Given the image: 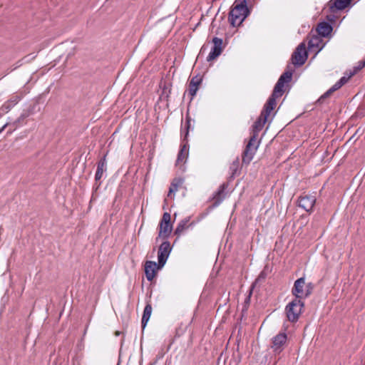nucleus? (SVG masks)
Masks as SVG:
<instances>
[{"label": "nucleus", "instance_id": "obj_17", "mask_svg": "<svg viewBox=\"0 0 365 365\" xmlns=\"http://www.w3.org/2000/svg\"><path fill=\"white\" fill-rule=\"evenodd\" d=\"M106 170V159L104 155L98 163L97 170L95 175V180L98 181L101 179L103 172Z\"/></svg>", "mask_w": 365, "mask_h": 365}, {"label": "nucleus", "instance_id": "obj_9", "mask_svg": "<svg viewBox=\"0 0 365 365\" xmlns=\"http://www.w3.org/2000/svg\"><path fill=\"white\" fill-rule=\"evenodd\" d=\"M351 73L348 76H343L337 81L331 88H330L326 93H324L317 101L319 103H323L324 101L331 96V95L338 89H339L343 85H344L348 80L352 76Z\"/></svg>", "mask_w": 365, "mask_h": 365}, {"label": "nucleus", "instance_id": "obj_15", "mask_svg": "<svg viewBox=\"0 0 365 365\" xmlns=\"http://www.w3.org/2000/svg\"><path fill=\"white\" fill-rule=\"evenodd\" d=\"M279 98L278 96H274V93L271 95L269 98L267 102L264 106V108L262 113L266 114L267 115H269L271 112L274 110L276 106V99Z\"/></svg>", "mask_w": 365, "mask_h": 365}, {"label": "nucleus", "instance_id": "obj_28", "mask_svg": "<svg viewBox=\"0 0 365 365\" xmlns=\"http://www.w3.org/2000/svg\"><path fill=\"white\" fill-rule=\"evenodd\" d=\"M305 289H306V295H308V297L312 293V291L314 288V285L309 282L308 284H305Z\"/></svg>", "mask_w": 365, "mask_h": 365}, {"label": "nucleus", "instance_id": "obj_13", "mask_svg": "<svg viewBox=\"0 0 365 365\" xmlns=\"http://www.w3.org/2000/svg\"><path fill=\"white\" fill-rule=\"evenodd\" d=\"M268 117L269 115H267L266 114L261 113L259 117L252 125V136H255L256 138H257L259 132L263 128L264 124L267 121Z\"/></svg>", "mask_w": 365, "mask_h": 365}, {"label": "nucleus", "instance_id": "obj_20", "mask_svg": "<svg viewBox=\"0 0 365 365\" xmlns=\"http://www.w3.org/2000/svg\"><path fill=\"white\" fill-rule=\"evenodd\" d=\"M182 183H183V180L181 178L173 179V180L172 181V182L170 184V188H169L168 197H171L172 194H174L175 192H176L178 190V187L180 186H181L182 185Z\"/></svg>", "mask_w": 365, "mask_h": 365}, {"label": "nucleus", "instance_id": "obj_10", "mask_svg": "<svg viewBox=\"0 0 365 365\" xmlns=\"http://www.w3.org/2000/svg\"><path fill=\"white\" fill-rule=\"evenodd\" d=\"M214 46L209 53L208 56L207 57V61H212L215 60L216 58H217L221 53L222 52L223 48H222V39L218 37H214L212 40Z\"/></svg>", "mask_w": 365, "mask_h": 365}, {"label": "nucleus", "instance_id": "obj_32", "mask_svg": "<svg viewBox=\"0 0 365 365\" xmlns=\"http://www.w3.org/2000/svg\"><path fill=\"white\" fill-rule=\"evenodd\" d=\"M250 296H248L245 300V308L242 309L243 312L247 309V306L250 304Z\"/></svg>", "mask_w": 365, "mask_h": 365}, {"label": "nucleus", "instance_id": "obj_1", "mask_svg": "<svg viewBox=\"0 0 365 365\" xmlns=\"http://www.w3.org/2000/svg\"><path fill=\"white\" fill-rule=\"evenodd\" d=\"M249 14L246 0H235L229 14V21L232 26H239Z\"/></svg>", "mask_w": 365, "mask_h": 365}, {"label": "nucleus", "instance_id": "obj_23", "mask_svg": "<svg viewBox=\"0 0 365 365\" xmlns=\"http://www.w3.org/2000/svg\"><path fill=\"white\" fill-rule=\"evenodd\" d=\"M284 82L279 79L278 81L277 82V83L274 88L273 92H272V93H274V96H278L281 97L284 93Z\"/></svg>", "mask_w": 365, "mask_h": 365}, {"label": "nucleus", "instance_id": "obj_5", "mask_svg": "<svg viewBox=\"0 0 365 365\" xmlns=\"http://www.w3.org/2000/svg\"><path fill=\"white\" fill-rule=\"evenodd\" d=\"M171 231L172 225H170V215L168 212H165L159 225L158 236L160 237L165 238L170 235Z\"/></svg>", "mask_w": 365, "mask_h": 365}, {"label": "nucleus", "instance_id": "obj_2", "mask_svg": "<svg viewBox=\"0 0 365 365\" xmlns=\"http://www.w3.org/2000/svg\"><path fill=\"white\" fill-rule=\"evenodd\" d=\"M304 305L301 299H294L286 306L285 312L289 322L294 323L298 321Z\"/></svg>", "mask_w": 365, "mask_h": 365}, {"label": "nucleus", "instance_id": "obj_30", "mask_svg": "<svg viewBox=\"0 0 365 365\" xmlns=\"http://www.w3.org/2000/svg\"><path fill=\"white\" fill-rule=\"evenodd\" d=\"M21 99V96L16 95L12 96L9 101L8 103H12L13 105L16 104Z\"/></svg>", "mask_w": 365, "mask_h": 365}, {"label": "nucleus", "instance_id": "obj_29", "mask_svg": "<svg viewBox=\"0 0 365 365\" xmlns=\"http://www.w3.org/2000/svg\"><path fill=\"white\" fill-rule=\"evenodd\" d=\"M365 66V60L364 61H359V63H358V66L354 67V72L351 73V75H354L355 73H356L359 71H360L361 69H362Z\"/></svg>", "mask_w": 365, "mask_h": 365}, {"label": "nucleus", "instance_id": "obj_25", "mask_svg": "<svg viewBox=\"0 0 365 365\" xmlns=\"http://www.w3.org/2000/svg\"><path fill=\"white\" fill-rule=\"evenodd\" d=\"M292 71H285L279 77V79L281 80L282 81H283L284 83H285L289 82L292 80Z\"/></svg>", "mask_w": 365, "mask_h": 365}, {"label": "nucleus", "instance_id": "obj_3", "mask_svg": "<svg viewBox=\"0 0 365 365\" xmlns=\"http://www.w3.org/2000/svg\"><path fill=\"white\" fill-rule=\"evenodd\" d=\"M257 138L252 135L250 137L242 153V163L248 165L252 161L259 145V141H257Z\"/></svg>", "mask_w": 365, "mask_h": 365}, {"label": "nucleus", "instance_id": "obj_36", "mask_svg": "<svg viewBox=\"0 0 365 365\" xmlns=\"http://www.w3.org/2000/svg\"><path fill=\"white\" fill-rule=\"evenodd\" d=\"M349 2H351V0H348Z\"/></svg>", "mask_w": 365, "mask_h": 365}, {"label": "nucleus", "instance_id": "obj_33", "mask_svg": "<svg viewBox=\"0 0 365 365\" xmlns=\"http://www.w3.org/2000/svg\"><path fill=\"white\" fill-rule=\"evenodd\" d=\"M318 41V38H312L309 41V47H314L316 44L314 43V41Z\"/></svg>", "mask_w": 365, "mask_h": 365}, {"label": "nucleus", "instance_id": "obj_35", "mask_svg": "<svg viewBox=\"0 0 365 365\" xmlns=\"http://www.w3.org/2000/svg\"><path fill=\"white\" fill-rule=\"evenodd\" d=\"M203 49H204V47H202L200 52H202Z\"/></svg>", "mask_w": 365, "mask_h": 365}, {"label": "nucleus", "instance_id": "obj_16", "mask_svg": "<svg viewBox=\"0 0 365 365\" xmlns=\"http://www.w3.org/2000/svg\"><path fill=\"white\" fill-rule=\"evenodd\" d=\"M317 31L320 36L327 37L332 31V27L327 22H322L317 26Z\"/></svg>", "mask_w": 365, "mask_h": 365}, {"label": "nucleus", "instance_id": "obj_4", "mask_svg": "<svg viewBox=\"0 0 365 365\" xmlns=\"http://www.w3.org/2000/svg\"><path fill=\"white\" fill-rule=\"evenodd\" d=\"M307 59V53L304 43H301L292 56V62L294 66L303 65Z\"/></svg>", "mask_w": 365, "mask_h": 365}, {"label": "nucleus", "instance_id": "obj_18", "mask_svg": "<svg viewBox=\"0 0 365 365\" xmlns=\"http://www.w3.org/2000/svg\"><path fill=\"white\" fill-rule=\"evenodd\" d=\"M227 185L225 183H223L219 188L218 191L215 193L213 200H214V205H219L223 199L225 197V190L227 188Z\"/></svg>", "mask_w": 365, "mask_h": 365}, {"label": "nucleus", "instance_id": "obj_11", "mask_svg": "<svg viewBox=\"0 0 365 365\" xmlns=\"http://www.w3.org/2000/svg\"><path fill=\"white\" fill-rule=\"evenodd\" d=\"M287 339V334L284 332H280L272 339V348L275 352H281L283 346Z\"/></svg>", "mask_w": 365, "mask_h": 365}, {"label": "nucleus", "instance_id": "obj_22", "mask_svg": "<svg viewBox=\"0 0 365 365\" xmlns=\"http://www.w3.org/2000/svg\"><path fill=\"white\" fill-rule=\"evenodd\" d=\"M188 155V148L186 145H183L178 155L177 163H185Z\"/></svg>", "mask_w": 365, "mask_h": 365}, {"label": "nucleus", "instance_id": "obj_7", "mask_svg": "<svg viewBox=\"0 0 365 365\" xmlns=\"http://www.w3.org/2000/svg\"><path fill=\"white\" fill-rule=\"evenodd\" d=\"M316 197L312 195H301L299 197V206L308 212H312L316 203Z\"/></svg>", "mask_w": 365, "mask_h": 365}, {"label": "nucleus", "instance_id": "obj_19", "mask_svg": "<svg viewBox=\"0 0 365 365\" xmlns=\"http://www.w3.org/2000/svg\"><path fill=\"white\" fill-rule=\"evenodd\" d=\"M152 310H153V308H152L151 304L150 303H148L145 307L143 317H142L141 324H142L143 329H144L145 327L148 322L149 321L150 317L151 316Z\"/></svg>", "mask_w": 365, "mask_h": 365}, {"label": "nucleus", "instance_id": "obj_34", "mask_svg": "<svg viewBox=\"0 0 365 365\" xmlns=\"http://www.w3.org/2000/svg\"><path fill=\"white\" fill-rule=\"evenodd\" d=\"M8 125V123H6L4 125H3L1 128H0V133H1L3 132V130L6 128V127Z\"/></svg>", "mask_w": 365, "mask_h": 365}, {"label": "nucleus", "instance_id": "obj_24", "mask_svg": "<svg viewBox=\"0 0 365 365\" xmlns=\"http://www.w3.org/2000/svg\"><path fill=\"white\" fill-rule=\"evenodd\" d=\"M199 86L194 84V83H189L187 93L190 96L191 99L195 96Z\"/></svg>", "mask_w": 365, "mask_h": 365}, {"label": "nucleus", "instance_id": "obj_6", "mask_svg": "<svg viewBox=\"0 0 365 365\" xmlns=\"http://www.w3.org/2000/svg\"><path fill=\"white\" fill-rule=\"evenodd\" d=\"M304 286L305 279L304 277L299 278L294 282L292 293L295 296V299H299L302 300V299L308 297V295H306V289Z\"/></svg>", "mask_w": 365, "mask_h": 365}, {"label": "nucleus", "instance_id": "obj_14", "mask_svg": "<svg viewBox=\"0 0 365 365\" xmlns=\"http://www.w3.org/2000/svg\"><path fill=\"white\" fill-rule=\"evenodd\" d=\"M350 2L348 0H331L329 3L331 12L344 9Z\"/></svg>", "mask_w": 365, "mask_h": 365}, {"label": "nucleus", "instance_id": "obj_12", "mask_svg": "<svg viewBox=\"0 0 365 365\" xmlns=\"http://www.w3.org/2000/svg\"><path fill=\"white\" fill-rule=\"evenodd\" d=\"M161 267H159V262L157 264L153 261H147L145 264V272L147 279L151 282L155 277L157 269Z\"/></svg>", "mask_w": 365, "mask_h": 365}, {"label": "nucleus", "instance_id": "obj_8", "mask_svg": "<svg viewBox=\"0 0 365 365\" xmlns=\"http://www.w3.org/2000/svg\"><path fill=\"white\" fill-rule=\"evenodd\" d=\"M171 251L170 243L168 241L163 242L159 247L158 258L159 267H163Z\"/></svg>", "mask_w": 365, "mask_h": 365}, {"label": "nucleus", "instance_id": "obj_27", "mask_svg": "<svg viewBox=\"0 0 365 365\" xmlns=\"http://www.w3.org/2000/svg\"><path fill=\"white\" fill-rule=\"evenodd\" d=\"M202 78L200 75H197L195 76H193L191 80L190 81V83H194V84L197 86H200L202 82Z\"/></svg>", "mask_w": 365, "mask_h": 365}, {"label": "nucleus", "instance_id": "obj_31", "mask_svg": "<svg viewBox=\"0 0 365 365\" xmlns=\"http://www.w3.org/2000/svg\"><path fill=\"white\" fill-rule=\"evenodd\" d=\"M190 125V119L188 118H187V119H186V134H185V137L188 135Z\"/></svg>", "mask_w": 365, "mask_h": 365}, {"label": "nucleus", "instance_id": "obj_26", "mask_svg": "<svg viewBox=\"0 0 365 365\" xmlns=\"http://www.w3.org/2000/svg\"><path fill=\"white\" fill-rule=\"evenodd\" d=\"M239 164H240V162H239L238 158H236L231 164L230 168V170L232 171V175H235L236 173V172L237 171V170L239 168Z\"/></svg>", "mask_w": 365, "mask_h": 365}, {"label": "nucleus", "instance_id": "obj_21", "mask_svg": "<svg viewBox=\"0 0 365 365\" xmlns=\"http://www.w3.org/2000/svg\"><path fill=\"white\" fill-rule=\"evenodd\" d=\"M189 218H185L180 222L175 230V235L180 236L186 229L188 228L187 223Z\"/></svg>", "mask_w": 365, "mask_h": 365}]
</instances>
